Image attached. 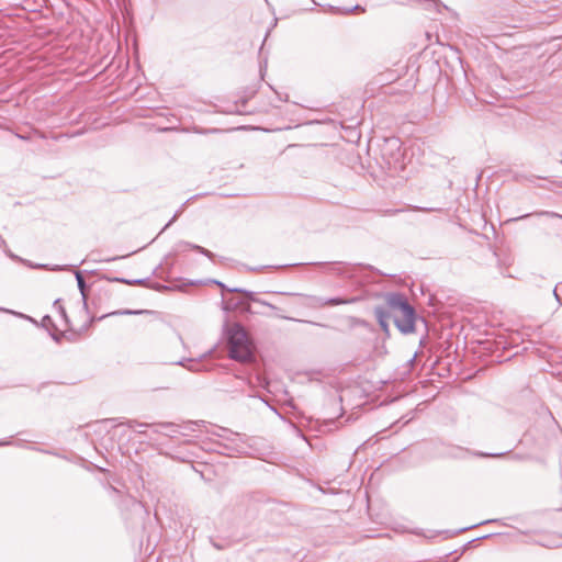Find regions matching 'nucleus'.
<instances>
[{
    "label": "nucleus",
    "mask_w": 562,
    "mask_h": 562,
    "mask_svg": "<svg viewBox=\"0 0 562 562\" xmlns=\"http://www.w3.org/2000/svg\"><path fill=\"white\" fill-rule=\"evenodd\" d=\"M228 349L233 359L247 362L254 357V345L248 333L239 325L234 324L228 328Z\"/></svg>",
    "instance_id": "obj_1"
},
{
    "label": "nucleus",
    "mask_w": 562,
    "mask_h": 562,
    "mask_svg": "<svg viewBox=\"0 0 562 562\" xmlns=\"http://www.w3.org/2000/svg\"><path fill=\"white\" fill-rule=\"evenodd\" d=\"M390 317L402 333H412L415 326L414 310L403 301L391 304Z\"/></svg>",
    "instance_id": "obj_2"
},
{
    "label": "nucleus",
    "mask_w": 562,
    "mask_h": 562,
    "mask_svg": "<svg viewBox=\"0 0 562 562\" xmlns=\"http://www.w3.org/2000/svg\"><path fill=\"white\" fill-rule=\"evenodd\" d=\"M127 314H132V312H126ZM133 314H143L144 315V324L146 325H154L157 323H162V316L160 313L155 311H140V312H133Z\"/></svg>",
    "instance_id": "obj_3"
},
{
    "label": "nucleus",
    "mask_w": 562,
    "mask_h": 562,
    "mask_svg": "<svg viewBox=\"0 0 562 562\" xmlns=\"http://www.w3.org/2000/svg\"><path fill=\"white\" fill-rule=\"evenodd\" d=\"M380 324L385 330L387 329V324L383 318L380 319Z\"/></svg>",
    "instance_id": "obj_4"
},
{
    "label": "nucleus",
    "mask_w": 562,
    "mask_h": 562,
    "mask_svg": "<svg viewBox=\"0 0 562 562\" xmlns=\"http://www.w3.org/2000/svg\"><path fill=\"white\" fill-rule=\"evenodd\" d=\"M330 303H331V304H340V303H342V302H341V301H339V300H333V301H330Z\"/></svg>",
    "instance_id": "obj_5"
},
{
    "label": "nucleus",
    "mask_w": 562,
    "mask_h": 562,
    "mask_svg": "<svg viewBox=\"0 0 562 562\" xmlns=\"http://www.w3.org/2000/svg\"><path fill=\"white\" fill-rule=\"evenodd\" d=\"M78 281H79V285L83 286V280L80 277H78Z\"/></svg>",
    "instance_id": "obj_6"
},
{
    "label": "nucleus",
    "mask_w": 562,
    "mask_h": 562,
    "mask_svg": "<svg viewBox=\"0 0 562 562\" xmlns=\"http://www.w3.org/2000/svg\"><path fill=\"white\" fill-rule=\"evenodd\" d=\"M193 248H194V249H196V250H201L202 252H204L200 246H194Z\"/></svg>",
    "instance_id": "obj_7"
}]
</instances>
